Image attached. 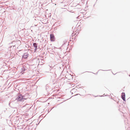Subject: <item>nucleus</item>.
Returning <instances> with one entry per match:
<instances>
[{
    "mask_svg": "<svg viewBox=\"0 0 130 130\" xmlns=\"http://www.w3.org/2000/svg\"><path fill=\"white\" fill-rule=\"evenodd\" d=\"M55 37L53 34H51L50 35V40L51 42H53L55 40Z\"/></svg>",
    "mask_w": 130,
    "mask_h": 130,
    "instance_id": "nucleus-1",
    "label": "nucleus"
},
{
    "mask_svg": "<svg viewBox=\"0 0 130 130\" xmlns=\"http://www.w3.org/2000/svg\"><path fill=\"white\" fill-rule=\"evenodd\" d=\"M23 96L21 95H19L18 96L17 100L18 101H21L23 99Z\"/></svg>",
    "mask_w": 130,
    "mask_h": 130,
    "instance_id": "nucleus-2",
    "label": "nucleus"
},
{
    "mask_svg": "<svg viewBox=\"0 0 130 130\" xmlns=\"http://www.w3.org/2000/svg\"><path fill=\"white\" fill-rule=\"evenodd\" d=\"M121 97L123 100L125 101V94L124 92H122L121 94Z\"/></svg>",
    "mask_w": 130,
    "mask_h": 130,
    "instance_id": "nucleus-3",
    "label": "nucleus"
},
{
    "mask_svg": "<svg viewBox=\"0 0 130 130\" xmlns=\"http://www.w3.org/2000/svg\"><path fill=\"white\" fill-rule=\"evenodd\" d=\"M28 57V54L27 53H25L23 56V58H24L26 59Z\"/></svg>",
    "mask_w": 130,
    "mask_h": 130,
    "instance_id": "nucleus-4",
    "label": "nucleus"
},
{
    "mask_svg": "<svg viewBox=\"0 0 130 130\" xmlns=\"http://www.w3.org/2000/svg\"><path fill=\"white\" fill-rule=\"evenodd\" d=\"M33 45L34 47H35L36 49L37 47V44L36 43H34L33 44Z\"/></svg>",
    "mask_w": 130,
    "mask_h": 130,
    "instance_id": "nucleus-5",
    "label": "nucleus"
}]
</instances>
